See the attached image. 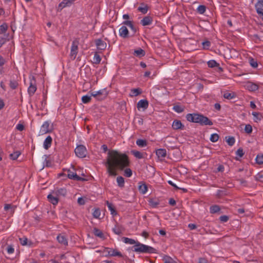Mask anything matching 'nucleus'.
Returning a JSON list of instances; mask_svg holds the SVG:
<instances>
[{"instance_id":"obj_1","label":"nucleus","mask_w":263,"mask_h":263,"mask_svg":"<svg viewBox=\"0 0 263 263\" xmlns=\"http://www.w3.org/2000/svg\"><path fill=\"white\" fill-rule=\"evenodd\" d=\"M129 161L128 156L125 154H122L116 150H110L107 153L106 161L104 165L107 172L110 176L117 175V170H123L128 166Z\"/></svg>"},{"instance_id":"obj_2","label":"nucleus","mask_w":263,"mask_h":263,"mask_svg":"<svg viewBox=\"0 0 263 263\" xmlns=\"http://www.w3.org/2000/svg\"><path fill=\"white\" fill-rule=\"evenodd\" d=\"M186 120L191 122L199 123L201 125H212L213 122L207 117L199 114H187Z\"/></svg>"},{"instance_id":"obj_3","label":"nucleus","mask_w":263,"mask_h":263,"mask_svg":"<svg viewBox=\"0 0 263 263\" xmlns=\"http://www.w3.org/2000/svg\"><path fill=\"white\" fill-rule=\"evenodd\" d=\"M133 248H134L133 251L136 252L153 253L156 252L155 248L141 243L139 241H137L136 245H134Z\"/></svg>"},{"instance_id":"obj_4","label":"nucleus","mask_w":263,"mask_h":263,"mask_svg":"<svg viewBox=\"0 0 263 263\" xmlns=\"http://www.w3.org/2000/svg\"><path fill=\"white\" fill-rule=\"evenodd\" d=\"M79 41L77 39L73 41L70 49V58L72 60H74L78 52Z\"/></svg>"},{"instance_id":"obj_5","label":"nucleus","mask_w":263,"mask_h":263,"mask_svg":"<svg viewBox=\"0 0 263 263\" xmlns=\"http://www.w3.org/2000/svg\"><path fill=\"white\" fill-rule=\"evenodd\" d=\"M30 85L28 88V92L30 96H33L36 90V80L33 76L30 77Z\"/></svg>"},{"instance_id":"obj_6","label":"nucleus","mask_w":263,"mask_h":263,"mask_svg":"<svg viewBox=\"0 0 263 263\" xmlns=\"http://www.w3.org/2000/svg\"><path fill=\"white\" fill-rule=\"evenodd\" d=\"M91 96L97 98L98 100H102L107 96V92L105 88L99 90L98 91L91 92Z\"/></svg>"},{"instance_id":"obj_7","label":"nucleus","mask_w":263,"mask_h":263,"mask_svg":"<svg viewBox=\"0 0 263 263\" xmlns=\"http://www.w3.org/2000/svg\"><path fill=\"white\" fill-rule=\"evenodd\" d=\"M76 155L79 158H84L86 156L87 150L83 145H78L74 149Z\"/></svg>"},{"instance_id":"obj_8","label":"nucleus","mask_w":263,"mask_h":263,"mask_svg":"<svg viewBox=\"0 0 263 263\" xmlns=\"http://www.w3.org/2000/svg\"><path fill=\"white\" fill-rule=\"evenodd\" d=\"M254 6L257 13L263 21V0H256Z\"/></svg>"},{"instance_id":"obj_9","label":"nucleus","mask_w":263,"mask_h":263,"mask_svg":"<svg viewBox=\"0 0 263 263\" xmlns=\"http://www.w3.org/2000/svg\"><path fill=\"white\" fill-rule=\"evenodd\" d=\"M105 251L107 252V255L110 256H118L119 257H124L122 253L117 249H114L109 248H105Z\"/></svg>"},{"instance_id":"obj_10","label":"nucleus","mask_w":263,"mask_h":263,"mask_svg":"<svg viewBox=\"0 0 263 263\" xmlns=\"http://www.w3.org/2000/svg\"><path fill=\"white\" fill-rule=\"evenodd\" d=\"M49 125L50 123L48 121L44 122L41 127L40 134L41 135H44L51 132V129H50Z\"/></svg>"},{"instance_id":"obj_11","label":"nucleus","mask_w":263,"mask_h":263,"mask_svg":"<svg viewBox=\"0 0 263 263\" xmlns=\"http://www.w3.org/2000/svg\"><path fill=\"white\" fill-rule=\"evenodd\" d=\"M127 27V26L123 25V26L121 27L119 30L120 36L124 39L127 38L129 36V31Z\"/></svg>"},{"instance_id":"obj_12","label":"nucleus","mask_w":263,"mask_h":263,"mask_svg":"<svg viewBox=\"0 0 263 263\" xmlns=\"http://www.w3.org/2000/svg\"><path fill=\"white\" fill-rule=\"evenodd\" d=\"M67 176L69 179H72L76 181H85V179L79 176L77 174L72 171L70 170L68 171Z\"/></svg>"},{"instance_id":"obj_13","label":"nucleus","mask_w":263,"mask_h":263,"mask_svg":"<svg viewBox=\"0 0 263 263\" xmlns=\"http://www.w3.org/2000/svg\"><path fill=\"white\" fill-rule=\"evenodd\" d=\"M96 45L97 49L99 50H103L106 49L107 44L106 42L101 39H97L95 40Z\"/></svg>"},{"instance_id":"obj_14","label":"nucleus","mask_w":263,"mask_h":263,"mask_svg":"<svg viewBox=\"0 0 263 263\" xmlns=\"http://www.w3.org/2000/svg\"><path fill=\"white\" fill-rule=\"evenodd\" d=\"M123 25H126L133 32V34L131 36H134L137 31V28L133 24V22L130 21H125L122 23Z\"/></svg>"},{"instance_id":"obj_15","label":"nucleus","mask_w":263,"mask_h":263,"mask_svg":"<svg viewBox=\"0 0 263 263\" xmlns=\"http://www.w3.org/2000/svg\"><path fill=\"white\" fill-rule=\"evenodd\" d=\"M75 0H63L59 5V8L62 10L64 8L70 6Z\"/></svg>"},{"instance_id":"obj_16","label":"nucleus","mask_w":263,"mask_h":263,"mask_svg":"<svg viewBox=\"0 0 263 263\" xmlns=\"http://www.w3.org/2000/svg\"><path fill=\"white\" fill-rule=\"evenodd\" d=\"M58 241L62 245L66 246L68 245V240L64 235L59 234L57 237Z\"/></svg>"},{"instance_id":"obj_17","label":"nucleus","mask_w":263,"mask_h":263,"mask_svg":"<svg viewBox=\"0 0 263 263\" xmlns=\"http://www.w3.org/2000/svg\"><path fill=\"white\" fill-rule=\"evenodd\" d=\"M184 127L180 120H175L172 123V128L175 130L183 129Z\"/></svg>"},{"instance_id":"obj_18","label":"nucleus","mask_w":263,"mask_h":263,"mask_svg":"<svg viewBox=\"0 0 263 263\" xmlns=\"http://www.w3.org/2000/svg\"><path fill=\"white\" fill-rule=\"evenodd\" d=\"M156 154L159 159H162L166 156V151L164 148H159L156 151Z\"/></svg>"},{"instance_id":"obj_19","label":"nucleus","mask_w":263,"mask_h":263,"mask_svg":"<svg viewBox=\"0 0 263 263\" xmlns=\"http://www.w3.org/2000/svg\"><path fill=\"white\" fill-rule=\"evenodd\" d=\"M48 201L53 205H57L59 202L58 197L52 193V194H49L47 196Z\"/></svg>"},{"instance_id":"obj_20","label":"nucleus","mask_w":263,"mask_h":263,"mask_svg":"<svg viewBox=\"0 0 263 263\" xmlns=\"http://www.w3.org/2000/svg\"><path fill=\"white\" fill-rule=\"evenodd\" d=\"M148 106V102L146 100H141L137 103V108L138 109L143 108L146 109Z\"/></svg>"},{"instance_id":"obj_21","label":"nucleus","mask_w":263,"mask_h":263,"mask_svg":"<svg viewBox=\"0 0 263 263\" xmlns=\"http://www.w3.org/2000/svg\"><path fill=\"white\" fill-rule=\"evenodd\" d=\"M52 138L50 136L46 137L43 143V147L45 149H48L51 145Z\"/></svg>"},{"instance_id":"obj_22","label":"nucleus","mask_w":263,"mask_h":263,"mask_svg":"<svg viewBox=\"0 0 263 263\" xmlns=\"http://www.w3.org/2000/svg\"><path fill=\"white\" fill-rule=\"evenodd\" d=\"M138 189L141 194H145L147 191V186L145 183L141 181L139 182Z\"/></svg>"},{"instance_id":"obj_23","label":"nucleus","mask_w":263,"mask_h":263,"mask_svg":"<svg viewBox=\"0 0 263 263\" xmlns=\"http://www.w3.org/2000/svg\"><path fill=\"white\" fill-rule=\"evenodd\" d=\"M152 17L149 16H146L141 20L140 23L143 26H145L151 25L152 23Z\"/></svg>"},{"instance_id":"obj_24","label":"nucleus","mask_w":263,"mask_h":263,"mask_svg":"<svg viewBox=\"0 0 263 263\" xmlns=\"http://www.w3.org/2000/svg\"><path fill=\"white\" fill-rule=\"evenodd\" d=\"M53 194L56 195L58 197L60 196H65L67 194V191L65 188H60L53 191Z\"/></svg>"},{"instance_id":"obj_25","label":"nucleus","mask_w":263,"mask_h":263,"mask_svg":"<svg viewBox=\"0 0 263 263\" xmlns=\"http://www.w3.org/2000/svg\"><path fill=\"white\" fill-rule=\"evenodd\" d=\"M20 242L22 246H28L31 247L33 243L31 241H29L27 237H23L22 238H20Z\"/></svg>"},{"instance_id":"obj_26","label":"nucleus","mask_w":263,"mask_h":263,"mask_svg":"<svg viewBox=\"0 0 263 263\" xmlns=\"http://www.w3.org/2000/svg\"><path fill=\"white\" fill-rule=\"evenodd\" d=\"M207 64L208 65V67L210 68H214L217 67L218 68L219 70L222 71V68L219 66V64L217 63L215 60H210L208 62Z\"/></svg>"},{"instance_id":"obj_27","label":"nucleus","mask_w":263,"mask_h":263,"mask_svg":"<svg viewBox=\"0 0 263 263\" xmlns=\"http://www.w3.org/2000/svg\"><path fill=\"white\" fill-rule=\"evenodd\" d=\"M148 9V7L147 5L145 4L144 3H141L137 10L142 14H146L147 12Z\"/></svg>"},{"instance_id":"obj_28","label":"nucleus","mask_w":263,"mask_h":263,"mask_svg":"<svg viewBox=\"0 0 263 263\" xmlns=\"http://www.w3.org/2000/svg\"><path fill=\"white\" fill-rule=\"evenodd\" d=\"M105 203L108 208V210L110 211L111 214L113 215H116L117 212L114 205L108 201H106Z\"/></svg>"},{"instance_id":"obj_29","label":"nucleus","mask_w":263,"mask_h":263,"mask_svg":"<svg viewBox=\"0 0 263 263\" xmlns=\"http://www.w3.org/2000/svg\"><path fill=\"white\" fill-rule=\"evenodd\" d=\"M135 56L138 57H144L145 54V52L144 50L141 48H139L137 50H135L133 53Z\"/></svg>"},{"instance_id":"obj_30","label":"nucleus","mask_w":263,"mask_h":263,"mask_svg":"<svg viewBox=\"0 0 263 263\" xmlns=\"http://www.w3.org/2000/svg\"><path fill=\"white\" fill-rule=\"evenodd\" d=\"M122 227L118 224H115V227L112 228V231L117 235H120L122 233Z\"/></svg>"},{"instance_id":"obj_31","label":"nucleus","mask_w":263,"mask_h":263,"mask_svg":"<svg viewBox=\"0 0 263 263\" xmlns=\"http://www.w3.org/2000/svg\"><path fill=\"white\" fill-rule=\"evenodd\" d=\"M246 86L248 89L250 91H255L258 88L257 85L252 82H248Z\"/></svg>"},{"instance_id":"obj_32","label":"nucleus","mask_w":263,"mask_h":263,"mask_svg":"<svg viewBox=\"0 0 263 263\" xmlns=\"http://www.w3.org/2000/svg\"><path fill=\"white\" fill-rule=\"evenodd\" d=\"M122 240L126 244H130V245H136V243L137 241L133 239L129 238L128 237H122Z\"/></svg>"},{"instance_id":"obj_33","label":"nucleus","mask_w":263,"mask_h":263,"mask_svg":"<svg viewBox=\"0 0 263 263\" xmlns=\"http://www.w3.org/2000/svg\"><path fill=\"white\" fill-rule=\"evenodd\" d=\"M142 93V91L140 88H134L131 89V94L130 95L132 97H136Z\"/></svg>"},{"instance_id":"obj_34","label":"nucleus","mask_w":263,"mask_h":263,"mask_svg":"<svg viewBox=\"0 0 263 263\" xmlns=\"http://www.w3.org/2000/svg\"><path fill=\"white\" fill-rule=\"evenodd\" d=\"M131 153L136 158L138 159H142L144 157L143 154L139 151L133 150L131 151Z\"/></svg>"},{"instance_id":"obj_35","label":"nucleus","mask_w":263,"mask_h":263,"mask_svg":"<svg viewBox=\"0 0 263 263\" xmlns=\"http://www.w3.org/2000/svg\"><path fill=\"white\" fill-rule=\"evenodd\" d=\"M223 97L228 100H231L235 97V95L234 92L230 93L226 91L223 93Z\"/></svg>"},{"instance_id":"obj_36","label":"nucleus","mask_w":263,"mask_h":263,"mask_svg":"<svg viewBox=\"0 0 263 263\" xmlns=\"http://www.w3.org/2000/svg\"><path fill=\"white\" fill-rule=\"evenodd\" d=\"M136 144L139 146L143 147L147 145V141L145 140L139 139L136 141Z\"/></svg>"},{"instance_id":"obj_37","label":"nucleus","mask_w":263,"mask_h":263,"mask_svg":"<svg viewBox=\"0 0 263 263\" xmlns=\"http://www.w3.org/2000/svg\"><path fill=\"white\" fill-rule=\"evenodd\" d=\"M220 210L219 206L217 205H213L210 208V213L212 214H215L217 213Z\"/></svg>"},{"instance_id":"obj_38","label":"nucleus","mask_w":263,"mask_h":263,"mask_svg":"<svg viewBox=\"0 0 263 263\" xmlns=\"http://www.w3.org/2000/svg\"><path fill=\"white\" fill-rule=\"evenodd\" d=\"M43 157L45 158L43 162L44 165L46 167H50L51 165V162L49 160V156L47 155H44Z\"/></svg>"},{"instance_id":"obj_39","label":"nucleus","mask_w":263,"mask_h":263,"mask_svg":"<svg viewBox=\"0 0 263 263\" xmlns=\"http://www.w3.org/2000/svg\"><path fill=\"white\" fill-rule=\"evenodd\" d=\"M117 182L119 187H123L124 186V179L123 177H118L117 178Z\"/></svg>"},{"instance_id":"obj_40","label":"nucleus","mask_w":263,"mask_h":263,"mask_svg":"<svg viewBox=\"0 0 263 263\" xmlns=\"http://www.w3.org/2000/svg\"><path fill=\"white\" fill-rule=\"evenodd\" d=\"M252 115L254 117V121L256 122H258V121H260L261 120L262 116L257 112H253Z\"/></svg>"},{"instance_id":"obj_41","label":"nucleus","mask_w":263,"mask_h":263,"mask_svg":"<svg viewBox=\"0 0 263 263\" xmlns=\"http://www.w3.org/2000/svg\"><path fill=\"white\" fill-rule=\"evenodd\" d=\"M164 263H177L171 257L165 255L163 258Z\"/></svg>"},{"instance_id":"obj_42","label":"nucleus","mask_w":263,"mask_h":263,"mask_svg":"<svg viewBox=\"0 0 263 263\" xmlns=\"http://www.w3.org/2000/svg\"><path fill=\"white\" fill-rule=\"evenodd\" d=\"M227 142L230 146H233L235 142V138L233 137H226Z\"/></svg>"},{"instance_id":"obj_43","label":"nucleus","mask_w":263,"mask_h":263,"mask_svg":"<svg viewBox=\"0 0 263 263\" xmlns=\"http://www.w3.org/2000/svg\"><path fill=\"white\" fill-rule=\"evenodd\" d=\"M20 155L21 152L20 151H16L14 152L13 153L11 154L9 156L10 159L15 160L18 158Z\"/></svg>"},{"instance_id":"obj_44","label":"nucleus","mask_w":263,"mask_h":263,"mask_svg":"<svg viewBox=\"0 0 263 263\" xmlns=\"http://www.w3.org/2000/svg\"><path fill=\"white\" fill-rule=\"evenodd\" d=\"M94 234L101 238L104 237V234L102 232L98 229L95 228L93 230Z\"/></svg>"},{"instance_id":"obj_45","label":"nucleus","mask_w":263,"mask_h":263,"mask_svg":"<svg viewBox=\"0 0 263 263\" xmlns=\"http://www.w3.org/2000/svg\"><path fill=\"white\" fill-rule=\"evenodd\" d=\"M8 25L6 23H3L0 25V34L5 33L8 29Z\"/></svg>"},{"instance_id":"obj_46","label":"nucleus","mask_w":263,"mask_h":263,"mask_svg":"<svg viewBox=\"0 0 263 263\" xmlns=\"http://www.w3.org/2000/svg\"><path fill=\"white\" fill-rule=\"evenodd\" d=\"M101 215V212L99 209H95L92 213V215L95 218H99Z\"/></svg>"},{"instance_id":"obj_47","label":"nucleus","mask_w":263,"mask_h":263,"mask_svg":"<svg viewBox=\"0 0 263 263\" xmlns=\"http://www.w3.org/2000/svg\"><path fill=\"white\" fill-rule=\"evenodd\" d=\"M93 60L94 63L99 64L101 62V58L97 53H96L93 56Z\"/></svg>"},{"instance_id":"obj_48","label":"nucleus","mask_w":263,"mask_h":263,"mask_svg":"<svg viewBox=\"0 0 263 263\" xmlns=\"http://www.w3.org/2000/svg\"><path fill=\"white\" fill-rule=\"evenodd\" d=\"M173 109L177 113H181L183 111L184 108L180 105H175L173 107Z\"/></svg>"},{"instance_id":"obj_49","label":"nucleus","mask_w":263,"mask_h":263,"mask_svg":"<svg viewBox=\"0 0 263 263\" xmlns=\"http://www.w3.org/2000/svg\"><path fill=\"white\" fill-rule=\"evenodd\" d=\"M219 139V135L217 134H213L210 137V140L212 142H216Z\"/></svg>"},{"instance_id":"obj_50","label":"nucleus","mask_w":263,"mask_h":263,"mask_svg":"<svg viewBox=\"0 0 263 263\" xmlns=\"http://www.w3.org/2000/svg\"><path fill=\"white\" fill-rule=\"evenodd\" d=\"M206 10V7L204 5H199L197 8V11L200 14H203Z\"/></svg>"},{"instance_id":"obj_51","label":"nucleus","mask_w":263,"mask_h":263,"mask_svg":"<svg viewBox=\"0 0 263 263\" xmlns=\"http://www.w3.org/2000/svg\"><path fill=\"white\" fill-rule=\"evenodd\" d=\"M256 162L257 164H263V155H258L256 158Z\"/></svg>"},{"instance_id":"obj_52","label":"nucleus","mask_w":263,"mask_h":263,"mask_svg":"<svg viewBox=\"0 0 263 263\" xmlns=\"http://www.w3.org/2000/svg\"><path fill=\"white\" fill-rule=\"evenodd\" d=\"M202 48L204 49H209L211 46V42L209 41H205L202 42Z\"/></svg>"},{"instance_id":"obj_53","label":"nucleus","mask_w":263,"mask_h":263,"mask_svg":"<svg viewBox=\"0 0 263 263\" xmlns=\"http://www.w3.org/2000/svg\"><path fill=\"white\" fill-rule=\"evenodd\" d=\"M91 100V97L86 95L84 96L82 98V101L83 103H89Z\"/></svg>"},{"instance_id":"obj_54","label":"nucleus","mask_w":263,"mask_h":263,"mask_svg":"<svg viewBox=\"0 0 263 263\" xmlns=\"http://www.w3.org/2000/svg\"><path fill=\"white\" fill-rule=\"evenodd\" d=\"M159 204V202L156 200L151 199L149 200V204L153 208H156Z\"/></svg>"},{"instance_id":"obj_55","label":"nucleus","mask_w":263,"mask_h":263,"mask_svg":"<svg viewBox=\"0 0 263 263\" xmlns=\"http://www.w3.org/2000/svg\"><path fill=\"white\" fill-rule=\"evenodd\" d=\"M9 86L12 89H14L17 88L18 83L15 80L10 81Z\"/></svg>"},{"instance_id":"obj_56","label":"nucleus","mask_w":263,"mask_h":263,"mask_svg":"<svg viewBox=\"0 0 263 263\" xmlns=\"http://www.w3.org/2000/svg\"><path fill=\"white\" fill-rule=\"evenodd\" d=\"M124 175L127 177H130L132 175V171L130 168H126L124 170Z\"/></svg>"},{"instance_id":"obj_57","label":"nucleus","mask_w":263,"mask_h":263,"mask_svg":"<svg viewBox=\"0 0 263 263\" xmlns=\"http://www.w3.org/2000/svg\"><path fill=\"white\" fill-rule=\"evenodd\" d=\"M245 132L248 134H250L252 132V127L251 125L247 124L245 126Z\"/></svg>"},{"instance_id":"obj_58","label":"nucleus","mask_w":263,"mask_h":263,"mask_svg":"<svg viewBox=\"0 0 263 263\" xmlns=\"http://www.w3.org/2000/svg\"><path fill=\"white\" fill-rule=\"evenodd\" d=\"M251 66L253 68H256L258 66V64L253 59H251L249 60Z\"/></svg>"},{"instance_id":"obj_59","label":"nucleus","mask_w":263,"mask_h":263,"mask_svg":"<svg viewBox=\"0 0 263 263\" xmlns=\"http://www.w3.org/2000/svg\"><path fill=\"white\" fill-rule=\"evenodd\" d=\"M236 154L237 156L239 157L240 158L242 157L244 155V153H243L242 148H238L236 152Z\"/></svg>"},{"instance_id":"obj_60","label":"nucleus","mask_w":263,"mask_h":263,"mask_svg":"<svg viewBox=\"0 0 263 263\" xmlns=\"http://www.w3.org/2000/svg\"><path fill=\"white\" fill-rule=\"evenodd\" d=\"M7 253L9 254L13 253L14 252V249L13 246L11 245L8 246L7 248Z\"/></svg>"},{"instance_id":"obj_61","label":"nucleus","mask_w":263,"mask_h":263,"mask_svg":"<svg viewBox=\"0 0 263 263\" xmlns=\"http://www.w3.org/2000/svg\"><path fill=\"white\" fill-rule=\"evenodd\" d=\"M219 219L222 222H226L229 220V217L227 215H222L219 217Z\"/></svg>"},{"instance_id":"obj_62","label":"nucleus","mask_w":263,"mask_h":263,"mask_svg":"<svg viewBox=\"0 0 263 263\" xmlns=\"http://www.w3.org/2000/svg\"><path fill=\"white\" fill-rule=\"evenodd\" d=\"M9 209H11V212H14V209H12V206L11 204H6L4 206V210L5 211H8V210Z\"/></svg>"},{"instance_id":"obj_63","label":"nucleus","mask_w":263,"mask_h":263,"mask_svg":"<svg viewBox=\"0 0 263 263\" xmlns=\"http://www.w3.org/2000/svg\"><path fill=\"white\" fill-rule=\"evenodd\" d=\"M224 170V167L222 164L218 165V167H217V171L216 172H223Z\"/></svg>"},{"instance_id":"obj_64","label":"nucleus","mask_w":263,"mask_h":263,"mask_svg":"<svg viewBox=\"0 0 263 263\" xmlns=\"http://www.w3.org/2000/svg\"><path fill=\"white\" fill-rule=\"evenodd\" d=\"M16 128L19 131H22L24 129V126L22 124H18L16 126Z\"/></svg>"}]
</instances>
